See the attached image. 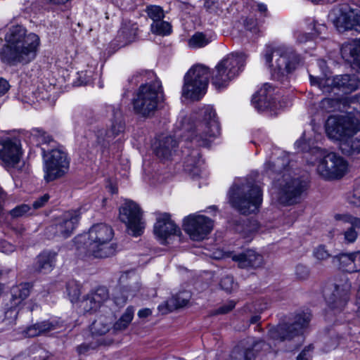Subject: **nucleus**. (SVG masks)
<instances>
[{"label": "nucleus", "instance_id": "61", "mask_svg": "<svg viewBox=\"0 0 360 360\" xmlns=\"http://www.w3.org/2000/svg\"><path fill=\"white\" fill-rule=\"evenodd\" d=\"M314 33L311 34V35H319L324 33L326 30V27L324 24L315 23L314 25Z\"/></svg>", "mask_w": 360, "mask_h": 360}, {"label": "nucleus", "instance_id": "46", "mask_svg": "<svg viewBox=\"0 0 360 360\" xmlns=\"http://www.w3.org/2000/svg\"><path fill=\"white\" fill-rule=\"evenodd\" d=\"M91 295L96 300L101 307L108 300V290L105 287H98L96 290L90 292Z\"/></svg>", "mask_w": 360, "mask_h": 360}, {"label": "nucleus", "instance_id": "57", "mask_svg": "<svg viewBox=\"0 0 360 360\" xmlns=\"http://www.w3.org/2000/svg\"><path fill=\"white\" fill-rule=\"evenodd\" d=\"M15 250V246L6 240H0V252L10 254Z\"/></svg>", "mask_w": 360, "mask_h": 360}, {"label": "nucleus", "instance_id": "14", "mask_svg": "<svg viewBox=\"0 0 360 360\" xmlns=\"http://www.w3.org/2000/svg\"><path fill=\"white\" fill-rule=\"evenodd\" d=\"M119 211V218L126 225L128 233L135 237L142 235L146 223L139 205L132 200H126Z\"/></svg>", "mask_w": 360, "mask_h": 360}, {"label": "nucleus", "instance_id": "33", "mask_svg": "<svg viewBox=\"0 0 360 360\" xmlns=\"http://www.w3.org/2000/svg\"><path fill=\"white\" fill-rule=\"evenodd\" d=\"M189 295L187 292H180L171 297L165 304L158 306L159 311L162 314H167L172 310L186 306L189 301Z\"/></svg>", "mask_w": 360, "mask_h": 360}, {"label": "nucleus", "instance_id": "30", "mask_svg": "<svg viewBox=\"0 0 360 360\" xmlns=\"http://www.w3.org/2000/svg\"><path fill=\"white\" fill-rule=\"evenodd\" d=\"M57 254L55 252L45 250L40 253L34 264V269L37 272L47 274L51 271L56 265Z\"/></svg>", "mask_w": 360, "mask_h": 360}, {"label": "nucleus", "instance_id": "29", "mask_svg": "<svg viewBox=\"0 0 360 360\" xmlns=\"http://www.w3.org/2000/svg\"><path fill=\"white\" fill-rule=\"evenodd\" d=\"M273 91L272 86L265 84L252 98V103L255 108L259 111H263L269 108H271Z\"/></svg>", "mask_w": 360, "mask_h": 360}, {"label": "nucleus", "instance_id": "64", "mask_svg": "<svg viewBox=\"0 0 360 360\" xmlns=\"http://www.w3.org/2000/svg\"><path fill=\"white\" fill-rule=\"evenodd\" d=\"M152 314V311L148 308H144L142 309H140L138 311V316L139 318H146L149 316H150Z\"/></svg>", "mask_w": 360, "mask_h": 360}, {"label": "nucleus", "instance_id": "41", "mask_svg": "<svg viewBox=\"0 0 360 360\" xmlns=\"http://www.w3.org/2000/svg\"><path fill=\"white\" fill-rule=\"evenodd\" d=\"M31 134L34 137L36 138L38 143L42 146L50 145L51 147H54L56 144L51 136L47 134L42 129L38 128L33 129Z\"/></svg>", "mask_w": 360, "mask_h": 360}, {"label": "nucleus", "instance_id": "32", "mask_svg": "<svg viewBox=\"0 0 360 360\" xmlns=\"http://www.w3.org/2000/svg\"><path fill=\"white\" fill-rule=\"evenodd\" d=\"M137 30L136 24L131 22H124L117 34L119 45L124 46L134 41L137 35Z\"/></svg>", "mask_w": 360, "mask_h": 360}, {"label": "nucleus", "instance_id": "22", "mask_svg": "<svg viewBox=\"0 0 360 360\" xmlns=\"http://www.w3.org/2000/svg\"><path fill=\"white\" fill-rule=\"evenodd\" d=\"M115 120L112 121L110 129L108 131L100 129L96 134V141L101 147L103 154L108 153L106 149L109 147L110 143L120 133L124 130V124L121 120V112L119 108H112Z\"/></svg>", "mask_w": 360, "mask_h": 360}, {"label": "nucleus", "instance_id": "51", "mask_svg": "<svg viewBox=\"0 0 360 360\" xmlns=\"http://www.w3.org/2000/svg\"><path fill=\"white\" fill-rule=\"evenodd\" d=\"M220 285L223 290L226 292H231L236 288V284L233 282V278L231 276H226L221 278Z\"/></svg>", "mask_w": 360, "mask_h": 360}, {"label": "nucleus", "instance_id": "42", "mask_svg": "<svg viewBox=\"0 0 360 360\" xmlns=\"http://www.w3.org/2000/svg\"><path fill=\"white\" fill-rule=\"evenodd\" d=\"M319 106L326 112L342 110V99L326 98L321 100Z\"/></svg>", "mask_w": 360, "mask_h": 360}, {"label": "nucleus", "instance_id": "62", "mask_svg": "<svg viewBox=\"0 0 360 360\" xmlns=\"http://www.w3.org/2000/svg\"><path fill=\"white\" fill-rule=\"evenodd\" d=\"M354 272L360 271V251L354 252Z\"/></svg>", "mask_w": 360, "mask_h": 360}, {"label": "nucleus", "instance_id": "37", "mask_svg": "<svg viewBox=\"0 0 360 360\" xmlns=\"http://www.w3.org/2000/svg\"><path fill=\"white\" fill-rule=\"evenodd\" d=\"M111 328V319L101 316L91 326V331L94 335H103Z\"/></svg>", "mask_w": 360, "mask_h": 360}, {"label": "nucleus", "instance_id": "4", "mask_svg": "<svg viewBox=\"0 0 360 360\" xmlns=\"http://www.w3.org/2000/svg\"><path fill=\"white\" fill-rule=\"evenodd\" d=\"M153 72H137L129 82L137 84L140 82H146V77H153ZM160 82L154 80L142 84L136 91L132 99L134 112L143 117L152 116L158 109V103L162 97Z\"/></svg>", "mask_w": 360, "mask_h": 360}, {"label": "nucleus", "instance_id": "31", "mask_svg": "<svg viewBox=\"0 0 360 360\" xmlns=\"http://www.w3.org/2000/svg\"><path fill=\"white\" fill-rule=\"evenodd\" d=\"M177 143L172 136H167L160 140L155 146V153L156 155L165 160H168L173 154Z\"/></svg>", "mask_w": 360, "mask_h": 360}, {"label": "nucleus", "instance_id": "11", "mask_svg": "<svg viewBox=\"0 0 360 360\" xmlns=\"http://www.w3.org/2000/svg\"><path fill=\"white\" fill-rule=\"evenodd\" d=\"M44 158V179L52 181L64 176L69 169L70 161L65 151L61 147L51 149L41 148Z\"/></svg>", "mask_w": 360, "mask_h": 360}, {"label": "nucleus", "instance_id": "55", "mask_svg": "<svg viewBox=\"0 0 360 360\" xmlns=\"http://www.w3.org/2000/svg\"><path fill=\"white\" fill-rule=\"evenodd\" d=\"M345 240L348 243H353L356 241L358 237V232L354 228H349L344 233Z\"/></svg>", "mask_w": 360, "mask_h": 360}, {"label": "nucleus", "instance_id": "53", "mask_svg": "<svg viewBox=\"0 0 360 360\" xmlns=\"http://www.w3.org/2000/svg\"><path fill=\"white\" fill-rule=\"evenodd\" d=\"M314 347L309 345L304 348V349L297 356V360H309L312 356Z\"/></svg>", "mask_w": 360, "mask_h": 360}, {"label": "nucleus", "instance_id": "1", "mask_svg": "<svg viewBox=\"0 0 360 360\" xmlns=\"http://www.w3.org/2000/svg\"><path fill=\"white\" fill-rule=\"evenodd\" d=\"M5 40L7 45L0 53L4 63L9 65H25L35 58L39 46L36 34H26V29L22 25H13L5 35Z\"/></svg>", "mask_w": 360, "mask_h": 360}, {"label": "nucleus", "instance_id": "40", "mask_svg": "<svg viewBox=\"0 0 360 360\" xmlns=\"http://www.w3.org/2000/svg\"><path fill=\"white\" fill-rule=\"evenodd\" d=\"M150 30L157 35L166 36L171 34L172 26L168 22L164 21L162 19L153 22L150 25Z\"/></svg>", "mask_w": 360, "mask_h": 360}, {"label": "nucleus", "instance_id": "35", "mask_svg": "<svg viewBox=\"0 0 360 360\" xmlns=\"http://www.w3.org/2000/svg\"><path fill=\"white\" fill-rule=\"evenodd\" d=\"M134 315V309L133 307H128L120 318L114 323L112 330L114 333L123 331L127 328Z\"/></svg>", "mask_w": 360, "mask_h": 360}, {"label": "nucleus", "instance_id": "5", "mask_svg": "<svg viewBox=\"0 0 360 360\" xmlns=\"http://www.w3.org/2000/svg\"><path fill=\"white\" fill-rule=\"evenodd\" d=\"M228 196L231 206L243 214L257 212L262 202L261 188L250 179L235 181Z\"/></svg>", "mask_w": 360, "mask_h": 360}, {"label": "nucleus", "instance_id": "52", "mask_svg": "<svg viewBox=\"0 0 360 360\" xmlns=\"http://www.w3.org/2000/svg\"><path fill=\"white\" fill-rule=\"evenodd\" d=\"M295 275L298 279H307L309 276V270L305 265L297 264L295 267Z\"/></svg>", "mask_w": 360, "mask_h": 360}, {"label": "nucleus", "instance_id": "36", "mask_svg": "<svg viewBox=\"0 0 360 360\" xmlns=\"http://www.w3.org/2000/svg\"><path fill=\"white\" fill-rule=\"evenodd\" d=\"M202 163L203 160L201 159L198 150H193L185 158V170L189 172H193L194 174H198V171H195V169L200 167Z\"/></svg>", "mask_w": 360, "mask_h": 360}, {"label": "nucleus", "instance_id": "50", "mask_svg": "<svg viewBox=\"0 0 360 360\" xmlns=\"http://www.w3.org/2000/svg\"><path fill=\"white\" fill-rule=\"evenodd\" d=\"M30 210V207L26 204L16 206L10 211L11 217L18 218L25 216Z\"/></svg>", "mask_w": 360, "mask_h": 360}, {"label": "nucleus", "instance_id": "38", "mask_svg": "<svg viewBox=\"0 0 360 360\" xmlns=\"http://www.w3.org/2000/svg\"><path fill=\"white\" fill-rule=\"evenodd\" d=\"M334 262H338L339 268L348 273H354V252L340 254L333 258Z\"/></svg>", "mask_w": 360, "mask_h": 360}, {"label": "nucleus", "instance_id": "39", "mask_svg": "<svg viewBox=\"0 0 360 360\" xmlns=\"http://www.w3.org/2000/svg\"><path fill=\"white\" fill-rule=\"evenodd\" d=\"M211 40L202 32H196L188 40L191 49H200L207 46Z\"/></svg>", "mask_w": 360, "mask_h": 360}, {"label": "nucleus", "instance_id": "19", "mask_svg": "<svg viewBox=\"0 0 360 360\" xmlns=\"http://www.w3.org/2000/svg\"><path fill=\"white\" fill-rule=\"evenodd\" d=\"M81 212L79 210H69L56 217L48 231L54 236L63 238L70 237L79 221Z\"/></svg>", "mask_w": 360, "mask_h": 360}, {"label": "nucleus", "instance_id": "58", "mask_svg": "<svg viewBox=\"0 0 360 360\" xmlns=\"http://www.w3.org/2000/svg\"><path fill=\"white\" fill-rule=\"evenodd\" d=\"M349 202L356 206L360 205V186L353 190L352 194L349 198Z\"/></svg>", "mask_w": 360, "mask_h": 360}, {"label": "nucleus", "instance_id": "44", "mask_svg": "<svg viewBox=\"0 0 360 360\" xmlns=\"http://www.w3.org/2000/svg\"><path fill=\"white\" fill-rule=\"evenodd\" d=\"M66 290L71 302H75L78 300L81 291L80 286L77 281H69L66 285Z\"/></svg>", "mask_w": 360, "mask_h": 360}, {"label": "nucleus", "instance_id": "48", "mask_svg": "<svg viewBox=\"0 0 360 360\" xmlns=\"http://www.w3.org/2000/svg\"><path fill=\"white\" fill-rule=\"evenodd\" d=\"M146 12L148 17L153 21V22L162 20L165 17L163 10L158 6H148Z\"/></svg>", "mask_w": 360, "mask_h": 360}, {"label": "nucleus", "instance_id": "2", "mask_svg": "<svg viewBox=\"0 0 360 360\" xmlns=\"http://www.w3.org/2000/svg\"><path fill=\"white\" fill-rule=\"evenodd\" d=\"M360 131V122L348 115H334L326 122V132L329 139L339 142L342 152L347 155L360 153V135L354 138Z\"/></svg>", "mask_w": 360, "mask_h": 360}, {"label": "nucleus", "instance_id": "59", "mask_svg": "<svg viewBox=\"0 0 360 360\" xmlns=\"http://www.w3.org/2000/svg\"><path fill=\"white\" fill-rule=\"evenodd\" d=\"M236 303L234 301H229L227 304L219 307L217 309V314H226L235 307Z\"/></svg>", "mask_w": 360, "mask_h": 360}, {"label": "nucleus", "instance_id": "54", "mask_svg": "<svg viewBox=\"0 0 360 360\" xmlns=\"http://www.w3.org/2000/svg\"><path fill=\"white\" fill-rule=\"evenodd\" d=\"M244 25L248 30L255 34L259 33L260 31L257 21L253 18L246 19Z\"/></svg>", "mask_w": 360, "mask_h": 360}, {"label": "nucleus", "instance_id": "9", "mask_svg": "<svg viewBox=\"0 0 360 360\" xmlns=\"http://www.w3.org/2000/svg\"><path fill=\"white\" fill-rule=\"evenodd\" d=\"M200 115L202 120L197 123L195 129L191 132V141L196 146L207 147L219 134V124L212 106L204 107L200 110Z\"/></svg>", "mask_w": 360, "mask_h": 360}, {"label": "nucleus", "instance_id": "56", "mask_svg": "<svg viewBox=\"0 0 360 360\" xmlns=\"http://www.w3.org/2000/svg\"><path fill=\"white\" fill-rule=\"evenodd\" d=\"M50 196L49 194H44L33 202L32 206L35 210L44 207L49 201Z\"/></svg>", "mask_w": 360, "mask_h": 360}, {"label": "nucleus", "instance_id": "24", "mask_svg": "<svg viewBox=\"0 0 360 360\" xmlns=\"http://www.w3.org/2000/svg\"><path fill=\"white\" fill-rule=\"evenodd\" d=\"M154 233L159 239L165 240L168 236L180 233V229L171 219L169 214L158 212L156 213Z\"/></svg>", "mask_w": 360, "mask_h": 360}, {"label": "nucleus", "instance_id": "3", "mask_svg": "<svg viewBox=\"0 0 360 360\" xmlns=\"http://www.w3.org/2000/svg\"><path fill=\"white\" fill-rule=\"evenodd\" d=\"M302 136L295 143L296 148L302 152H309L320 158L317 166V172L327 180L339 179L344 176L348 170L347 162L340 155L327 151L312 142L310 139H304Z\"/></svg>", "mask_w": 360, "mask_h": 360}, {"label": "nucleus", "instance_id": "16", "mask_svg": "<svg viewBox=\"0 0 360 360\" xmlns=\"http://www.w3.org/2000/svg\"><path fill=\"white\" fill-rule=\"evenodd\" d=\"M283 181L280 184L277 196L278 202L283 205L298 202L309 186L308 182L301 178L285 177Z\"/></svg>", "mask_w": 360, "mask_h": 360}, {"label": "nucleus", "instance_id": "27", "mask_svg": "<svg viewBox=\"0 0 360 360\" xmlns=\"http://www.w3.org/2000/svg\"><path fill=\"white\" fill-rule=\"evenodd\" d=\"M61 327L58 321L50 319L36 323L24 330V335L27 338H33L41 334L53 331Z\"/></svg>", "mask_w": 360, "mask_h": 360}, {"label": "nucleus", "instance_id": "43", "mask_svg": "<svg viewBox=\"0 0 360 360\" xmlns=\"http://www.w3.org/2000/svg\"><path fill=\"white\" fill-rule=\"evenodd\" d=\"M80 307L84 309L85 312L92 313L100 309L101 305L89 292L82 300L80 302Z\"/></svg>", "mask_w": 360, "mask_h": 360}, {"label": "nucleus", "instance_id": "8", "mask_svg": "<svg viewBox=\"0 0 360 360\" xmlns=\"http://www.w3.org/2000/svg\"><path fill=\"white\" fill-rule=\"evenodd\" d=\"M245 58L243 53H232L220 60L212 73V84L215 88L220 89L226 86L238 76L245 66Z\"/></svg>", "mask_w": 360, "mask_h": 360}, {"label": "nucleus", "instance_id": "63", "mask_svg": "<svg viewBox=\"0 0 360 360\" xmlns=\"http://www.w3.org/2000/svg\"><path fill=\"white\" fill-rule=\"evenodd\" d=\"M311 38V34L298 33L297 35V41L299 43H304Z\"/></svg>", "mask_w": 360, "mask_h": 360}, {"label": "nucleus", "instance_id": "47", "mask_svg": "<svg viewBox=\"0 0 360 360\" xmlns=\"http://www.w3.org/2000/svg\"><path fill=\"white\" fill-rule=\"evenodd\" d=\"M313 257L319 262L329 259L331 255L324 245H319L313 250Z\"/></svg>", "mask_w": 360, "mask_h": 360}, {"label": "nucleus", "instance_id": "25", "mask_svg": "<svg viewBox=\"0 0 360 360\" xmlns=\"http://www.w3.org/2000/svg\"><path fill=\"white\" fill-rule=\"evenodd\" d=\"M266 347L264 341H250L245 346L243 343L237 346L231 354V360H254L259 351Z\"/></svg>", "mask_w": 360, "mask_h": 360}, {"label": "nucleus", "instance_id": "17", "mask_svg": "<svg viewBox=\"0 0 360 360\" xmlns=\"http://www.w3.org/2000/svg\"><path fill=\"white\" fill-rule=\"evenodd\" d=\"M352 285L345 278L335 283L324 290L325 299L332 309L342 310L349 300Z\"/></svg>", "mask_w": 360, "mask_h": 360}, {"label": "nucleus", "instance_id": "45", "mask_svg": "<svg viewBox=\"0 0 360 360\" xmlns=\"http://www.w3.org/2000/svg\"><path fill=\"white\" fill-rule=\"evenodd\" d=\"M335 219L337 221H342L343 222L349 224L351 225L350 228H354L355 230L360 229V218L350 214H337L335 215Z\"/></svg>", "mask_w": 360, "mask_h": 360}, {"label": "nucleus", "instance_id": "23", "mask_svg": "<svg viewBox=\"0 0 360 360\" xmlns=\"http://www.w3.org/2000/svg\"><path fill=\"white\" fill-rule=\"evenodd\" d=\"M21 144L16 139H6L0 141V159L7 166L14 167L21 158Z\"/></svg>", "mask_w": 360, "mask_h": 360}, {"label": "nucleus", "instance_id": "60", "mask_svg": "<svg viewBox=\"0 0 360 360\" xmlns=\"http://www.w3.org/2000/svg\"><path fill=\"white\" fill-rule=\"evenodd\" d=\"M10 89V85L7 80L0 78V96L4 95Z\"/></svg>", "mask_w": 360, "mask_h": 360}, {"label": "nucleus", "instance_id": "49", "mask_svg": "<svg viewBox=\"0 0 360 360\" xmlns=\"http://www.w3.org/2000/svg\"><path fill=\"white\" fill-rule=\"evenodd\" d=\"M287 162L285 160H281L279 158L275 162H266L265 164V168L266 169V172L269 171H273L275 172H281L282 169H285L284 164Z\"/></svg>", "mask_w": 360, "mask_h": 360}, {"label": "nucleus", "instance_id": "15", "mask_svg": "<svg viewBox=\"0 0 360 360\" xmlns=\"http://www.w3.org/2000/svg\"><path fill=\"white\" fill-rule=\"evenodd\" d=\"M32 285L28 283H20L13 286L11 290V299L4 304L3 321L6 325L15 323L20 306L30 294Z\"/></svg>", "mask_w": 360, "mask_h": 360}, {"label": "nucleus", "instance_id": "28", "mask_svg": "<svg viewBox=\"0 0 360 360\" xmlns=\"http://www.w3.org/2000/svg\"><path fill=\"white\" fill-rule=\"evenodd\" d=\"M233 260L237 262L240 268H257L263 264V257L252 250L234 255Z\"/></svg>", "mask_w": 360, "mask_h": 360}, {"label": "nucleus", "instance_id": "21", "mask_svg": "<svg viewBox=\"0 0 360 360\" xmlns=\"http://www.w3.org/2000/svg\"><path fill=\"white\" fill-rule=\"evenodd\" d=\"M336 16L333 19V23L339 32L347 30H354L360 32V12L355 11L354 9L347 10V6H342L333 10Z\"/></svg>", "mask_w": 360, "mask_h": 360}, {"label": "nucleus", "instance_id": "20", "mask_svg": "<svg viewBox=\"0 0 360 360\" xmlns=\"http://www.w3.org/2000/svg\"><path fill=\"white\" fill-rule=\"evenodd\" d=\"M120 288L114 293L113 299L116 305L124 306L129 299H132L138 295L141 285L137 281L136 276L133 274L129 276V273H124L121 275L119 280Z\"/></svg>", "mask_w": 360, "mask_h": 360}, {"label": "nucleus", "instance_id": "7", "mask_svg": "<svg viewBox=\"0 0 360 360\" xmlns=\"http://www.w3.org/2000/svg\"><path fill=\"white\" fill-rule=\"evenodd\" d=\"M113 238L112 228L105 224L93 225L89 231L86 243V254L96 258H105L113 255L116 245L111 243Z\"/></svg>", "mask_w": 360, "mask_h": 360}, {"label": "nucleus", "instance_id": "18", "mask_svg": "<svg viewBox=\"0 0 360 360\" xmlns=\"http://www.w3.org/2000/svg\"><path fill=\"white\" fill-rule=\"evenodd\" d=\"M184 229L193 240H202L213 228L212 219L204 215L190 214L184 219Z\"/></svg>", "mask_w": 360, "mask_h": 360}, {"label": "nucleus", "instance_id": "26", "mask_svg": "<svg viewBox=\"0 0 360 360\" xmlns=\"http://www.w3.org/2000/svg\"><path fill=\"white\" fill-rule=\"evenodd\" d=\"M340 52L342 58L354 69H360V38L345 42Z\"/></svg>", "mask_w": 360, "mask_h": 360}, {"label": "nucleus", "instance_id": "34", "mask_svg": "<svg viewBox=\"0 0 360 360\" xmlns=\"http://www.w3.org/2000/svg\"><path fill=\"white\" fill-rule=\"evenodd\" d=\"M342 110L347 112L345 115L356 118L354 115L360 114V94L342 98Z\"/></svg>", "mask_w": 360, "mask_h": 360}, {"label": "nucleus", "instance_id": "10", "mask_svg": "<svg viewBox=\"0 0 360 360\" xmlns=\"http://www.w3.org/2000/svg\"><path fill=\"white\" fill-rule=\"evenodd\" d=\"M210 71L203 65H195L184 76L182 96L193 101L200 99L206 93Z\"/></svg>", "mask_w": 360, "mask_h": 360}, {"label": "nucleus", "instance_id": "6", "mask_svg": "<svg viewBox=\"0 0 360 360\" xmlns=\"http://www.w3.org/2000/svg\"><path fill=\"white\" fill-rule=\"evenodd\" d=\"M266 64L270 68L271 76L276 79L292 72L301 62L300 56L292 48L279 46L268 47L264 53Z\"/></svg>", "mask_w": 360, "mask_h": 360}, {"label": "nucleus", "instance_id": "13", "mask_svg": "<svg viewBox=\"0 0 360 360\" xmlns=\"http://www.w3.org/2000/svg\"><path fill=\"white\" fill-rule=\"evenodd\" d=\"M311 317L309 309L300 311L295 314L292 323L278 324L269 330V336L274 340L284 341L302 335L309 327Z\"/></svg>", "mask_w": 360, "mask_h": 360}, {"label": "nucleus", "instance_id": "12", "mask_svg": "<svg viewBox=\"0 0 360 360\" xmlns=\"http://www.w3.org/2000/svg\"><path fill=\"white\" fill-rule=\"evenodd\" d=\"M310 82L317 85L324 94L336 89L343 94H351L360 88V78L354 74L338 75L332 77H316L310 75Z\"/></svg>", "mask_w": 360, "mask_h": 360}]
</instances>
